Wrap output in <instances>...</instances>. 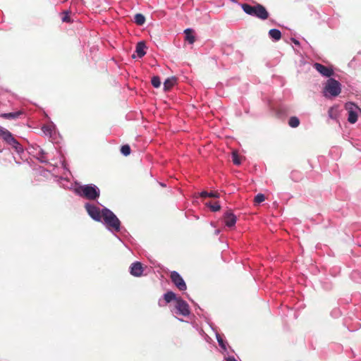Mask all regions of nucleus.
<instances>
[{"label":"nucleus","instance_id":"obj_1","mask_svg":"<svg viewBox=\"0 0 361 361\" xmlns=\"http://www.w3.org/2000/svg\"><path fill=\"white\" fill-rule=\"evenodd\" d=\"M107 228L111 231H118L120 229V221L116 215L108 209H102V218Z\"/></svg>","mask_w":361,"mask_h":361},{"label":"nucleus","instance_id":"obj_32","mask_svg":"<svg viewBox=\"0 0 361 361\" xmlns=\"http://www.w3.org/2000/svg\"><path fill=\"white\" fill-rule=\"evenodd\" d=\"M226 361H237V360L233 357H229L226 359Z\"/></svg>","mask_w":361,"mask_h":361},{"label":"nucleus","instance_id":"obj_3","mask_svg":"<svg viewBox=\"0 0 361 361\" xmlns=\"http://www.w3.org/2000/svg\"><path fill=\"white\" fill-rule=\"evenodd\" d=\"M341 84L335 79L330 78L324 88V95L326 97H336L341 93Z\"/></svg>","mask_w":361,"mask_h":361},{"label":"nucleus","instance_id":"obj_7","mask_svg":"<svg viewBox=\"0 0 361 361\" xmlns=\"http://www.w3.org/2000/svg\"><path fill=\"white\" fill-rule=\"evenodd\" d=\"M171 279L173 283L180 290H185L187 288L186 284L180 274L176 271H172L171 274Z\"/></svg>","mask_w":361,"mask_h":361},{"label":"nucleus","instance_id":"obj_27","mask_svg":"<svg viewBox=\"0 0 361 361\" xmlns=\"http://www.w3.org/2000/svg\"><path fill=\"white\" fill-rule=\"evenodd\" d=\"M152 84L154 87H159L161 85V80L159 77L154 76L152 79Z\"/></svg>","mask_w":361,"mask_h":361},{"label":"nucleus","instance_id":"obj_9","mask_svg":"<svg viewBox=\"0 0 361 361\" xmlns=\"http://www.w3.org/2000/svg\"><path fill=\"white\" fill-rule=\"evenodd\" d=\"M224 224L227 227L232 228L235 226L237 218L232 212H227L224 216Z\"/></svg>","mask_w":361,"mask_h":361},{"label":"nucleus","instance_id":"obj_13","mask_svg":"<svg viewBox=\"0 0 361 361\" xmlns=\"http://www.w3.org/2000/svg\"><path fill=\"white\" fill-rule=\"evenodd\" d=\"M176 83V78L171 77L167 78L164 82V88L165 91L170 90Z\"/></svg>","mask_w":361,"mask_h":361},{"label":"nucleus","instance_id":"obj_21","mask_svg":"<svg viewBox=\"0 0 361 361\" xmlns=\"http://www.w3.org/2000/svg\"><path fill=\"white\" fill-rule=\"evenodd\" d=\"M288 124L292 128H296L300 124L299 119L295 116H293L289 119Z\"/></svg>","mask_w":361,"mask_h":361},{"label":"nucleus","instance_id":"obj_30","mask_svg":"<svg viewBox=\"0 0 361 361\" xmlns=\"http://www.w3.org/2000/svg\"><path fill=\"white\" fill-rule=\"evenodd\" d=\"M42 130L44 131V133H49V134H51V128L50 127H48V126H44L42 128Z\"/></svg>","mask_w":361,"mask_h":361},{"label":"nucleus","instance_id":"obj_26","mask_svg":"<svg viewBox=\"0 0 361 361\" xmlns=\"http://www.w3.org/2000/svg\"><path fill=\"white\" fill-rule=\"evenodd\" d=\"M232 159H233V161L235 164H236V165L240 164L241 161H240V159L236 152H233Z\"/></svg>","mask_w":361,"mask_h":361},{"label":"nucleus","instance_id":"obj_28","mask_svg":"<svg viewBox=\"0 0 361 361\" xmlns=\"http://www.w3.org/2000/svg\"><path fill=\"white\" fill-rule=\"evenodd\" d=\"M265 200V197L263 194H258L255 198V201L257 202V203H261L262 202H264Z\"/></svg>","mask_w":361,"mask_h":361},{"label":"nucleus","instance_id":"obj_19","mask_svg":"<svg viewBox=\"0 0 361 361\" xmlns=\"http://www.w3.org/2000/svg\"><path fill=\"white\" fill-rule=\"evenodd\" d=\"M164 299L166 302H170L171 301L173 300H177L176 297V294L171 291H169L166 293L164 294Z\"/></svg>","mask_w":361,"mask_h":361},{"label":"nucleus","instance_id":"obj_15","mask_svg":"<svg viewBox=\"0 0 361 361\" xmlns=\"http://www.w3.org/2000/svg\"><path fill=\"white\" fill-rule=\"evenodd\" d=\"M185 39L189 42L190 44H193L195 42V36L192 35V30L191 29H186L185 30Z\"/></svg>","mask_w":361,"mask_h":361},{"label":"nucleus","instance_id":"obj_11","mask_svg":"<svg viewBox=\"0 0 361 361\" xmlns=\"http://www.w3.org/2000/svg\"><path fill=\"white\" fill-rule=\"evenodd\" d=\"M142 266L140 262H134L130 267V274L135 276H140L142 274Z\"/></svg>","mask_w":361,"mask_h":361},{"label":"nucleus","instance_id":"obj_23","mask_svg":"<svg viewBox=\"0 0 361 361\" xmlns=\"http://www.w3.org/2000/svg\"><path fill=\"white\" fill-rule=\"evenodd\" d=\"M20 115V112L8 113L1 114V117L7 119H13L17 118Z\"/></svg>","mask_w":361,"mask_h":361},{"label":"nucleus","instance_id":"obj_14","mask_svg":"<svg viewBox=\"0 0 361 361\" xmlns=\"http://www.w3.org/2000/svg\"><path fill=\"white\" fill-rule=\"evenodd\" d=\"M145 48L146 47L143 42L137 43L135 51L140 58L142 57L146 54Z\"/></svg>","mask_w":361,"mask_h":361},{"label":"nucleus","instance_id":"obj_10","mask_svg":"<svg viewBox=\"0 0 361 361\" xmlns=\"http://www.w3.org/2000/svg\"><path fill=\"white\" fill-rule=\"evenodd\" d=\"M314 67L322 75L329 77L333 74V71L320 63H314Z\"/></svg>","mask_w":361,"mask_h":361},{"label":"nucleus","instance_id":"obj_6","mask_svg":"<svg viewBox=\"0 0 361 361\" xmlns=\"http://www.w3.org/2000/svg\"><path fill=\"white\" fill-rule=\"evenodd\" d=\"M86 210L88 214L95 221H100L102 218V210L90 204H85Z\"/></svg>","mask_w":361,"mask_h":361},{"label":"nucleus","instance_id":"obj_8","mask_svg":"<svg viewBox=\"0 0 361 361\" xmlns=\"http://www.w3.org/2000/svg\"><path fill=\"white\" fill-rule=\"evenodd\" d=\"M176 308L179 314L183 316H188L190 314V310L188 305L184 300L178 298L176 300Z\"/></svg>","mask_w":361,"mask_h":361},{"label":"nucleus","instance_id":"obj_25","mask_svg":"<svg viewBox=\"0 0 361 361\" xmlns=\"http://www.w3.org/2000/svg\"><path fill=\"white\" fill-rule=\"evenodd\" d=\"M121 152L125 156L129 155L130 153V148L129 145H126L122 146L121 149Z\"/></svg>","mask_w":361,"mask_h":361},{"label":"nucleus","instance_id":"obj_24","mask_svg":"<svg viewBox=\"0 0 361 361\" xmlns=\"http://www.w3.org/2000/svg\"><path fill=\"white\" fill-rule=\"evenodd\" d=\"M206 206L209 207L213 212H217L221 209V206L219 202H215L214 204H212L210 202L206 203Z\"/></svg>","mask_w":361,"mask_h":361},{"label":"nucleus","instance_id":"obj_12","mask_svg":"<svg viewBox=\"0 0 361 361\" xmlns=\"http://www.w3.org/2000/svg\"><path fill=\"white\" fill-rule=\"evenodd\" d=\"M0 137L8 142L10 140H12L13 135L8 130L0 126Z\"/></svg>","mask_w":361,"mask_h":361},{"label":"nucleus","instance_id":"obj_29","mask_svg":"<svg viewBox=\"0 0 361 361\" xmlns=\"http://www.w3.org/2000/svg\"><path fill=\"white\" fill-rule=\"evenodd\" d=\"M62 20L63 22H70L68 12H64V16L62 18Z\"/></svg>","mask_w":361,"mask_h":361},{"label":"nucleus","instance_id":"obj_17","mask_svg":"<svg viewBox=\"0 0 361 361\" xmlns=\"http://www.w3.org/2000/svg\"><path fill=\"white\" fill-rule=\"evenodd\" d=\"M8 143L11 145L12 147H13L18 152H20L23 151L22 146L13 137H12V140H10V141Z\"/></svg>","mask_w":361,"mask_h":361},{"label":"nucleus","instance_id":"obj_22","mask_svg":"<svg viewBox=\"0 0 361 361\" xmlns=\"http://www.w3.org/2000/svg\"><path fill=\"white\" fill-rule=\"evenodd\" d=\"M201 196L204 197H220V195L218 192H201Z\"/></svg>","mask_w":361,"mask_h":361},{"label":"nucleus","instance_id":"obj_5","mask_svg":"<svg viewBox=\"0 0 361 361\" xmlns=\"http://www.w3.org/2000/svg\"><path fill=\"white\" fill-rule=\"evenodd\" d=\"M345 108L348 112V121L350 123H355L357 120L359 113L361 111L360 109L352 102H347Z\"/></svg>","mask_w":361,"mask_h":361},{"label":"nucleus","instance_id":"obj_18","mask_svg":"<svg viewBox=\"0 0 361 361\" xmlns=\"http://www.w3.org/2000/svg\"><path fill=\"white\" fill-rule=\"evenodd\" d=\"M329 116L331 118L336 119L338 116V109L337 106H333L329 110Z\"/></svg>","mask_w":361,"mask_h":361},{"label":"nucleus","instance_id":"obj_16","mask_svg":"<svg viewBox=\"0 0 361 361\" xmlns=\"http://www.w3.org/2000/svg\"><path fill=\"white\" fill-rule=\"evenodd\" d=\"M269 36L274 39L275 40H279L281 39V33L279 30L271 29L269 32Z\"/></svg>","mask_w":361,"mask_h":361},{"label":"nucleus","instance_id":"obj_31","mask_svg":"<svg viewBox=\"0 0 361 361\" xmlns=\"http://www.w3.org/2000/svg\"><path fill=\"white\" fill-rule=\"evenodd\" d=\"M217 340H218V342H219V345H220L223 348H224V349H225V348H226V347H225V345H224V342H223L222 339H221V338H219V337H217Z\"/></svg>","mask_w":361,"mask_h":361},{"label":"nucleus","instance_id":"obj_4","mask_svg":"<svg viewBox=\"0 0 361 361\" xmlns=\"http://www.w3.org/2000/svg\"><path fill=\"white\" fill-rule=\"evenodd\" d=\"M78 192L89 200H95L99 197L100 192L94 185H85L78 189Z\"/></svg>","mask_w":361,"mask_h":361},{"label":"nucleus","instance_id":"obj_2","mask_svg":"<svg viewBox=\"0 0 361 361\" xmlns=\"http://www.w3.org/2000/svg\"><path fill=\"white\" fill-rule=\"evenodd\" d=\"M243 10L249 15L256 16L261 19H267L268 18V13L265 8L262 5H257L252 6L250 5L244 4L241 5Z\"/></svg>","mask_w":361,"mask_h":361},{"label":"nucleus","instance_id":"obj_20","mask_svg":"<svg viewBox=\"0 0 361 361\" xmlns=\"http://www.w3.org/2000/svg\"><path fill=\"white\" fill-rule=\"evenodd\" d=\"M135 22L139 25H142L145 22V18L142 14L137 13L135 16Z\"/></svg>","mask_w":361,"mask_h":361}]
</instances>
